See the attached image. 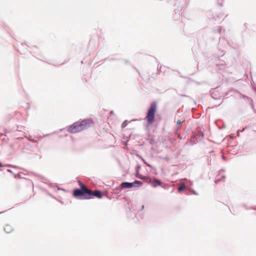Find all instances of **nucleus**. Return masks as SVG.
<instances>
[{
    "label": "nucleus",
    "instance_id": "4",
    "mask_svg": "<svg viewBox=\"0 0 256 256\" xmlns=\"http://www.w3.org/2000/svg\"><path fill=\"white\" fill-rule=\"evenodd\" d=\"M92 196H95L98 198H102V195L101 192L100 190H96L94 192H92L91 190V193L90 194H88V196L85 197V200L91 198Z\"/></svg>",
    "mask_w": 256,
    "mask_h": 256
},
{
    "label": "nucleus",
    "instance_id": "1",
    "mask_svg": "<svg viewBox=\"0 0 256 256\" xmlns=\"http://www.w3.org/2000/svg\"><path fill=\"white\" fill-rule=\"evenodd\" d=\"M94 122L92 119H86L78 121L68 128V130L71 133H76L93 126Z\"/></svg>",
    "mask_w": 256,
    "mask_h": 256
},
{
    "label": "nucleus",
    "instance_id": "15",
    "mask_svg": "<svg viewBox=\"0 0 256 256\" xmlns=\"http://www.w3.org/2000/svg\"><path fill=\"white\" fill-rule=\"evenodd\" d=\"M138 178H143V176H138Z\"/></svg>",
    "mask_w": 256,
    "mask_h": 256
},
{
    "label": "nucleus",
    "instance_id": "3",
    "mask_svg": "<svg viewBox=\"0 0 256 256\" xmlns=\"http://www.w3.org/2000/svg\"><path fill=\"white\" fill-rule=\"evenodd\" d=\"M157 110V104L154 102L150 104L146 114V119L149 124L153 123L154 120L155 114Z\"/></svg>",
    "mask_w": 256,
    "mask_h": 256
},
{
    "label": "nucleus",
    "instance_id": "8",
    "mask_svg": "<svg viewBox=\"0 0 256 256\" xmlns=\"http://www.w3.org/2000/svg\"><path fill=\"white\" fill-rule=\"evenodd\" d=\"M132 187H138L142 184V182L139 180H135L134 182H132Z\"/></svg>",
    "mask_w": 256,
    "mask_h": 256
},
{
    "label": "nucleus",
    "instance_id": "11",
    "mask_svg": "<svg viewBox=\"0 0 256 256\" xmlns=\"http://www.w3.org/2000/svg\"><path fill=\"white\" fill-rule=\"evenodd\" d=\"M127 125V122H126V121H124V122H123V123L122 124V128H124Z\"/></svg>",
    "mask_w": 256,
    "mask_h": 256
},
{
    "label": "nucleus",
    "instance_id": "5",
    "mask_svg": "<svg viewBox=\"0 0 256 256\" xmlns=\"http://www.w3.org/2000/svg\"><path fill=\"white\" fill-rule=\"evenodd\" d=\"M148 184H150L153 187L156 188L157 186H160L162 184V182L154 178L152 179H150Z\"/></svg>",
    "mask_w": 256,
    "mask_h": 256
},
{
    "label": "nucleus",
    "instance_id": "2",
    "mask_svg": "<svg viewBox=\"0 0 256 256\" xmlns=\"http://www.w3.org/2000/svg\"><path fill=\"white\" fill-rule=\"evenodd\" d=\"M78 183L80 187V189H76L74 190L73 195L76 198L81 197L82 199H85V197L88 196V194L91 193V190L86 188L80 181Z\"/></svg>",
    "mask_w": 256,
    "mask_h": 256
},
{
    "label": "nucleus",
    "instance_id": "9",
    "mask_svg": "<svg viewBox=\"0 0 256 256\" xmlns=\"http://www.w3.org/2000/svg\"><path fill=\"white\" fill-rule=\"evenodd\" d=\"M186 186L184 184H182L178 188V191L180 192L181 191L185 190Z\"/></svg>",
    "mask_w": 256,
    "mask_h": 256
},
{
    "label": "nucleus",
    "instance_id": "10",
    "mask_svg": "<svg viewBox=\"0 0 256 256\" xmlns=\"http://www.w3.org/2000/svg\"><path fill=\"white\" fill-rule=\"evenodd\" d=\"M140 179L143 180H145L146 182L148 183V181L150 180V179H152V178L146 177V176H143V178H140Z\"/></svg>",
    "mask_w": 256,
    "mask_h": 256
},
{
    "label": "nucleus",
    "instance_id": "14",
    "mask_svg": "<svg viewBox=\"0 0 256 256\" xmlns=\"http://www.w3.org/2000/svg\"><path fill=\"white\" fill-rule=\"evenodd\" d=\"M2 163L0 162V167H2Z\"/></svg>",
    "mask_w": 256,
    "mask_h": 256
},
{
    "label": "nucleus",
    "instance_id": "12",
    "mask_svg": "<svg viewBox=\"0 0 256 256\" xmlns=\"http://www.w3.org/2000/svg\"><path fill=\"white\" fill-rule=\"evenodd\" d=\"M182 123L181 121L180 120H178L176 122V124H180Z\"/></svg>",
    "mask_w": 256,
    "mask_h": 256
},
{
    "label": "nucleus",
    "instance_id": "6",
    "mask_svg": "<svg viewBox=\"0 0 256 256\" xmlns=\"http://www.w3.org/2000/svg\"><path fill=\"white\" fill-rule=\"evenodd\" d=\"M121 187L122 188H132V182H124L121 184Z\"/></svg>",
    "mask_w": 256,
    "mask_h": 256
},
{
    "label": "nucleus",
    "instance_id": "7",
    "mask_svg": "<svg viewBox=\"0 0 256 256\" xmlns=\"http://www.w3.org/2000/svg\"><path fill=\"white\" fill-rule=\"evenodd\" d=\"M4 230L6 233H10L13 230V228L12 226L10 224H6L4 226Z\"/></svg>",
    "mask_w": 256,
    "mask_h": 256
},
{
    "label": "nucleus",
    "instance_id": "13",
    "mask_svg": "<svg viewBox=\"0 0 256 256\" xmlns=\"http://www.w3.org/2000/svg\"><path fill=\"white\" fill-rule=\"evenodd\" d=\"M144 162L146 164L147 166H149V167H151V166L150 164H146V162H145L144 160Z\"/></svg>",
    "mask_w": 256,
    "mask_h": 256
}]
</instances>
